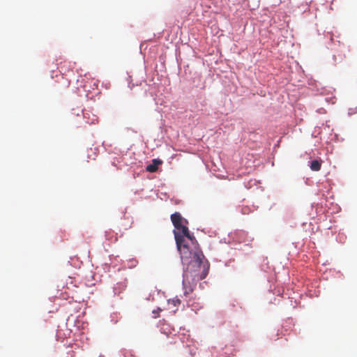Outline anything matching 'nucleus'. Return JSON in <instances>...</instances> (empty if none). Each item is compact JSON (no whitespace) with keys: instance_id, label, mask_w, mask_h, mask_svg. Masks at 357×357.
Returning <instances> with one entry per match:
<instances>
[{"instance_id":"obj_1","label":"nucleus","mask_w":357,"mask_h":357,"mask_svg":"<svg viewBox=\"0 0 357 357\" xmlns=\"http://www.w3.org/2000/svg\"><path fill=\"white\" fill-rule=\"evenodd\" d=\"M171 220L175 229L173 231L176 247L180 253L182 263L186 266V271L183 273V285L185 294H190L193 291V287L188 282V269L192 266L199 268L203 264V272L199 280H204L208 272L209 264L206 261L204 264V256L201 250L197 241L191 235L187 227L188 220L182 217L180 213L175 212L171 215Z\"/></svg>"},{"instance_id":"obj_2","label":"nucleus","mask_w":357,"mask_h":357,"mask_svg":"<svg viewBox=\"0 0 357 357\" xmlns=\"http://www.w3.org/2000/svg\"><path fill=\"white\" fill-rule=\"evenodd\" d=\"M162 161L160 159H153L152 160V163L147 165L146 167V170L149 172H155L158 169V165H161Z\"/></svg>"},{"instance_id":"obj_3","label":"nucleus","mask_w":357,"mask_h":357,"mask_svg":"<svg viewBox=\"0 0 357 357\" xmlns=\"http://www.w3.org/2000/svg\"><path fill=\"white\" fill-rule=\"evenodd\" d=\"M321 167V164L319 161L314 160H312L310 163V169L312 171H319Z\"/></svg>"},{"instance_id":"obj_4","label":"nucleus","mask_w":357,"mask_h":357,"mask_svg":"<svg viewBox=\"0 0 357 357\" xmlns=\"http://www.w3.org/2000/svg\"><path fill=\"white\" fill-rule=\"evenodd\" d=\"M172 302H173V303H174V305H176L177 304H180L181 301H180L179 299H178V298H177V299H175V300L174 299V300L172 301Z\"/></svg>"}]
</instances>
